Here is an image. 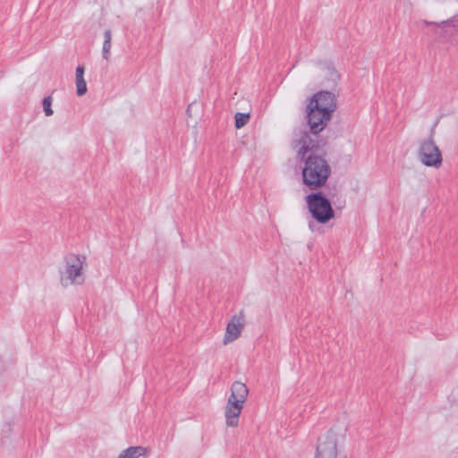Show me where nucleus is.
Wrapping results in <instances>:
<instances>
[{
	"mask_svg": "<svg viewBox=\"0 0 458 458\" xmlns=\"http://www.w3.org/2000/svg\"><path fill=\"white\" fill-rule=\"evenodd\" d=\"M84 66L79 65L76 68V93L79 97L87 92V84L84 80Z\"/></svg>",
	"mask_w": 458,
	"mask_h": 458,
	"instance_id": "11",
	"label": "nucleus"
},
{
	"mask_svg": "<svg viewBox=\"0 0 458 458\" xmlns=\"http://www.w3.org/2000/svg\"><path fill=\"white\" fill-rule=\"evenodd\" d=\"M234 118H235V127L237 129H241L248 123V122L250 120V114H244V113H236L234 115Z\"/></svg>",
	"mask_w": 458,
	"mask_h": 458,
	"instance_id": "13",
	"label": "nucleus"
},
{
	"mask_svg": "<svg viewBox=\"0 0 458 458\" xmlns=\"http://www.w3.org/2000/svg\"><path fill=\"white\" fill-rule=\"evenodd\" d=\"M309 226H310V229H312V223H310Z\"/></svg>",
	"mask_w": 458,
	"mask_h": 458,
	"instance_id": "18",
	"label": "nucleus"
},
{
	"mask_svg": "<svg viewBox=\"0 0 458 458\" xmlns=\"http://www.w3.org/2000/svg\"><path fill=\"white\" fill-rule=\"evenodd\" d=\"M111 39L112 34L110 30H106L104 32V43L102 47V55L106 60H109L110 49H111Z\"/></svg>",
	"mask_w": 458,
	"mask_h": 458,
	"instance_id": "12",
	"label": "nucleus"
},
{
	"mask_svg": "<svg viewBox=\"0 0 458 458\" xmlns=\"http://www.w3.org/2000/svg\"><path fill=\"white\" fill-rule=\"evenodd\" d=\"M418 157L426 166L436 168L441 166L443 162L442 152L434 140V131H431L428 139L420 141Z\"/></svg>",
	"mask_w": 458,
	"mask_h": 458,
	"instance_id": "7",
	"label": "nucleus"
},
{
	"mask_svg": "<svg viewBox=\"0 0 458 458\" xmlns=\"http://www.w3.org/2000/svg\"><path fill=\"white\" fill-rule=\"evenodd\" d=\"M344 428L333 427L318 438L314 458H338V443L344 437Z\"/></svg>",
	"mask_w": 458,
	"mask_h": 458,
	"instance_id": "5",
	"label": "nucleus"
},
{
	"mask_svg": "<svg viewBox=\"0 0 458 458\" xmlns=\"http://www.w3.org/2000/svg\"><path fill=\"white\" fill-rule=\"evenodd\" d=\"M191 105H190V106H188V108H187V113H188L189 114H191V111H190V110H191Z\"/></svg>",
	"mask_w": 458,
	"mask_h": 458,
	"instance_id": "16",
	"label": "nucleus"
},
{
	"mask_svg": "<svg viewBox=\"0 0 458 458\" xmlns=\"http://www.w3.org/2000/svg\"><path fill=\"white\" fill-rule=\"evenodd\" d=\"M321 76H323L327 81L326 86L333 88L335 87L340 78L337 71L330 64H323L320 66Z\"/></svg>",
	"mask_w": 458,
	"mask_h": 458,
	"instance_id": "9",
	"label": "nucleus"
},
{
	"mask_svg": "<svg viewBox=\"0 0 458 458\" xmlns=\"http://www.w3.org/2000/svg\"><path fill=\"white\" fill-rule=\"evenodd\" d=\"M225 407V419L227 427H236L239 422V417L243 409L249 389L244 383L235 381L232 384Z\"/></svg>",
	"mask_w": 458,
	"mask_h": 458,
	"instance_id": "4",
	"label": "nucleus"
},
{
	"mask_svg": "<svg viewBox=\"0 0 458 458\" xmlns=\"http://www.w3.org/2000/svg\"><path fill=\"white\" fill-rule=\"evenodd\" d=\"M86 257L73 253L67 254L59 269L60 283L64 287L81 285L85 281Z\"/></svg>",
	"mask_w": 458,
	"mask_h": 458,
	"instance_id": "3",
	"label": "nucleus"
},
{
	"mask_svg": "<svg viewBox=\"0 0 458 458\" xmlns=\"http://www.w3.org/2000/svg\"><path fill=\"white\" fill-rule=\"evenodd\" d=\"M149 449L144 446H130L123 450L118 458H139L140 456H148Z\"/></svg>",
	"mask_w": 458,
	"mask_h": 458,
	"instance_id": "10",
	"label": "nucleus"
},
{
	"mask_svg": "<svg viewBox=\"0 0 458 458\" xmlns=\"http://www.w3.org/2000/svg\"><path fill=\"white\" fill-rule=\"evenodd\" d=\"M244 327V315L241 311L239 315H234L231 318L227 324L223 344L225 345L235 341L242 333Z\"/></svg>",
	"mask_w": 458,
	"mask_h": 458,
	"instance_id": "8",
	"label": "nucleus"
},
{
	"mask_svg": "<svg viewBox=\"0 0 458 458\" xmlns=\"http://www.w3.org/2000/svg\"><path fill=\"white\" fill-rule=\"evenodd\" d=\"M425 23H426L427 25L434 24V25H436V26H437V27H439V28H443V27H444V26H445V25H450V24H452V23H453V21H451V20H447V21H443L438 22V23H437V22H429V21H425Z\"/></svg>",
	"mask_w": 458,
	"mask_h": 458,
	"instance_id": "15",
	"label": "nucleus"
},
{
	"mask_svg": "<svg viewBox=\"0 0 458 458\" xmlns=\"http://www.w3.org/2000/svg\"><path fill=\"white\" fill-rule=\"evenodd\" d=\"M306 203L312 217L318 223L326 224L335 216L329 199L320 191L309 194Z\"/></svg>",
	"mask_w": 458,
	"mask_h": 458,
	"instance_id": "6",
	"label": "nucleus"
},
{
	"mask_svg": "<svg viewBox=\"0 0 458 458\" xmlns=\"http://www.w3.org/2000/svg\"><path fill=\"white\" fill-rule=\"evenodd\" d=\"M191 105H190V106H188V108H187V113H188L189 114H191V111H190V110H191Z\"/></svg>",
	"mask_w": 458,
	"mask_h": 458,
	"instance_id": "17",
	"label": "nucleus"
},
{
	"mask_svg": "<svg viewBox=\"0 0 458 458\" xmlns=\"http://www.w3.org/2000/svg\"><path fill=\"white\" fill-rule=\"evenodd\" d=\"M336 109V96L328 90H322L313 95L307 106L309 130L312 136H318L332 118Z\"/></svg>",
	"mask_w": 458,
	"mask_h": 458,
	"instance_id": "2",
	"label": "nucleus"
},
{
	"mask_svg": "<svg viewBox=\"0 0 458 458\" xmlns=\"http://www.w3.org/2000/svg\"><path fill=\"white\" fill-rule=\"evenodd\" d=\"M292 145L297 149V157L303 163L302 182L310 191H317L326 185L331 167L325 157L318 154V136H312L307 127L293 131Z\"/></svg>",
	"mask_w": 458,
	"mask_h": 458,
	"instance_id": "1",
	"label": "nucleus"
},
{
	"mask_svg": "<svg viewBox=\"0 0 458 458\" xmlns=\"http://www.w3.org/2000/svg\"><path fill=\"white\" fill-rule=\"evenodd\" d=\"M51 104H52V98L50 96L43 98L42 105H43V109H44L45 114L47 116H50L53 114Z\"/></svg>",
	"mask_w": 458,
	"mask_h": 458,
	"instance_id": "14",
	"label": "nucleus"
}]
</instances>
